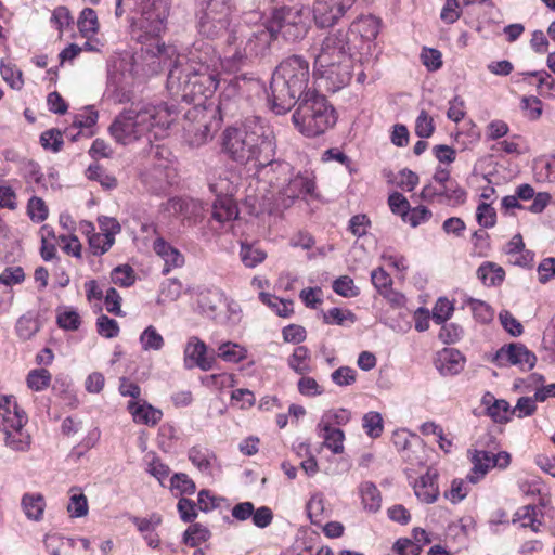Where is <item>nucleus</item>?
I'll return each instance as SVG.
<instances>
[{
  "instance_id": "obj_61",
  "label": "nucleus",
  "mask_w": 555,
  "mask_h": 555,
  "mask_svg": "<svg viewBox=\"0 0 555 555\" xmlns=\"http://www.w3.org/2000/svg\"><path fill=\"white\" fill-rule=\"evenodd\" d=\"M476 218L480 225L485 228L492 227L496 218L495 209L490 204L481 203L477 207Z\"/></svg>"
},
{
  "instance_id": "obj_31",
  "label": "nucleus",
  "mask_w": 555,
  "mask_h": 555,
  "mask_svg": "<svg viewBox=\"0 0 555 555\" xmlns=\"http://www.w3.org/2000/svg\"><path fill=\"white\" fill-rule=\"evenodd\" d=\"M143 351H159L165 345L163 335L153 325H149L139 337Z\"/></svg>"
},
{
  "instance_id": "obj_57",
  "label": "nucleus",
  "mask_w": 555,
  "mask_h": 555,
  "mask_svg": "<svg viewBox=\"0 0 555 555\" xmlns=\"http://www.w3.org/2000/svg\"><path fill=\"white\" fill-rule=\"evenodd\" d=\"M27 210L30 219L36 222L43 221L48 216V207L40 197H31L28 201Z\"/></svg>"
},
{
  "instance_id": "obj_3",
  "label": "nucleus",
  "mask_w": 555,
  "mask_h": 555,
  "mask_svg": "<svg viewBox=\"0 0 555 555\" xmlns=\"http://www.w3.org/2000/svg\"><path fill=\"white\" fill-rule=\"evenodd\" d=\"M221 150L230 159L255 169L261 178L270 171L286 176L289 164L276 162L273 131L257 120L227 127L221 134Z\"/></svg>"
},
{
  "instance_id": "obj_48",
  "label": "nucleus",
  "mask_w": 555,
  "mask_h": 555,
  "mask_svg": "<svg viewBox=\"0 0 555 555\" xmlns=\"http://www.w3.org/2000/svg\"><path fill=\"white\" fill-rule=\"evenodd\" d=\"M435 131L433 118L426 111H422L415 121V133L420 138H429Z\"/></svg>"
},
{
  "instance_id": "obj_5",
  "label": "nucleus",
  "mask_w": 555,
  "mask_h": 555,
  "mask_svg": "<svg viewBox=\"0 0 555 555\" xmlns=\"http://www.w3.org/2000/svg\"><path fill=\"white\" fill-rule=\"evenodd\" d=\"M171 111L167 107L144 106L131 107L119 114L109 126V133L115 141L122 145L131 144L142 138L149 143L157 134L152 135L154 128L165 130L173 121Z\"/></svg>"
},
{
  "instance_id": "obj_21",
  "label": "nucleus",
  "mask_w": 555,
  "mask_h": 555,
  "mask_svg": "<svg viewBox=\"0 0 555 555\" xmlns=\"http://www.w3.org/2000/svg\"><path fill=\"white\" fill-rule=\"evenodd\" d=\"M318 429L320 431V436L324 439L326 448L332 450L335 454L344 452L345 434L341 429L332 427L328 422H325V420L320 421Z\"/></svg>"
},
{
  "instance_id": "obj_43",
  "label": "nucleus",
  "mask_w": 555,
  "mask_h": 555,
  "mask_svg": "<svg viewBox=\"0 0 555 555\" xmlns=\"http://www.w3.org/2000/svg\"><path fill=\"white\" fill-rule=\"evenodd\" d=\"M67 511L73 517H82L88 514V502L83 493L72 490Z\"/></svg>"
},
{
  "instance_id": "obj_40",
  "label": "nucleus",
  "mask_w": 555,
  "mask_h": 555,
  "mask_svg": "<svg viewBox=\"0 0 555 555\" xmlns=\"http://www.w3.org/2000/svg\"><path fill=\"white\" fill-rule=\"evenodd\" d=\"M511 248L506 251L508 262L520 266V267H527L531 264L533 261V254L526 249V245H509Z\"/></svg>"
},
{
  "instance_id": "obj_17",
  "label": "nucleus",
  "mask_w": 555,
  "mask_h": 555,
  "mask_svg": "<svg viewBox=\"0 0 555 555\" xmlns=\"http://www.w3.org/2000/svg\"><path fill=\"white\" fill-rule=\"evenodd\" d=\"M166 210L182 220L194 221L203 216L202 202L190 197H175L167 202Z\"/></svg>"
},
{
  "instance_id": "obj_60",
  "label": "nucleus",
  "mask_w": 555,
  "mask_h": 555,
  "mask_svg": "<svg viewBox=\"0 0 555 555\" xmlns=\"http://www.w3.org/2000/svg\"><path fill=\"white\" fill-rule=\"evenodd\" d=\"M232 404L240 409H249L256 402V397L249 389H236L231 395Z\"/></svg>"
},
{
  "instance_id": "obj_54",
  "label": "nucleus",
  "mask_w": 555,
  "mask_h": 555,
  "mask_svg": "<svg viewBox=\"0 0 555 555\" xmlns=\"http://www.w3.org/2000/svg\"><path fill=\"white\" fill-rule=\"evenodd\" d=\"M500 322L504 330L511 335L517 337L524 332L521 323L507 310H503L499 314Z\"/></svg>"
},
{
  "instance_id": "obj_11",
  "label": "nucleus",
  "mask_w": 555,
  "mask_h": 555,
  "mask_svg": "<svg viewBox=\"0 0 555 555\" xmlns=\"http://www.w3.org/2000/svg\"><path fill=\"white\" fill-rule=\"evenodd\" d=\"M351 56L348 33L337 30L324 38L314 60L315 66H330L334 61Z\"/></svg>"
},
{
  "instance_id": "obj_56",
  "label": "nucleus",
  "mask_w": 555,
  "mask_h": 555,
  "mask_svg": "<svg viewBox=\"0 0 555 555\" xmlns=\"http://www.w3.org/2000/svg\"><path fill=\"white\" fill-rule=\"evenodd\" d=\"M467 304L470 307L476 320H478L482 323H487L492 320L493 312H492L491 308L489 307V305H487L486 302L478 300V299L470 298L467 301Z\"/></svg>"
},
{
  "instance_id": "obj_20",
  "label": "nucleus",
  "mask_w": 555,
  "mask_h": 555,
  "mask_svg": "<svg viewBox=\"0 0 555 555\" xmlns=\"http://www.w3.org/2000/svg\"><path fill=\"white\" fill-rule=\"evenodd\" d=\"M473 468L467 475V480L472 483L480 481L493 468L492 453L483 450H475L472 455Z\"/></svg>"
},
{
  "instance_id": "obj_51",
  "label": "nucleus",
  "mask_w": 555,
  "mask_h": 555,
  "mask_svg": "<svg viewBox=\"0 0 555 555\" xmlns=\"http://www.w3.org/2000/svg\"><path fill=\"white\" fill-rule=\"evenodd\" d=\"M333 289L336 294L344 297H354L359 294L353 280L347 275L336 279L333 283Z\"/></svg>"
},
{
  "instance_id": "obj_4",
  "label": "nucleus",
  "mask_w": 555,
  "mask_h": 555,
  "mask_svg": "<svg viewBox=\"0 0 555 555\" xmlns=\"http://www.w3.org/2000/svg\"><path fill=\"white\" fill-rule=\"evenodd\" d=\"M309 63L302 56L292 55L275 68L271 82L269 102L271 109L283 115L310 91Z\"/></svg>"
},
{
  "instance_id": "obj_15",
  "label": "nucleus",
  "mask_w": 555,
  "mask_h": 555,
  "mask_svg": "<svg viewBox=\"0 0 555 555\" xmlns=\"http://www.w3.org/2000/svg\"><path fill=\"white\" fill-rule=\"evenodd\" d=\"M232 10L196 12L197 29L209 39L219 38L230 26Z\"/></svg>"
},
{
  "instance_id": "obj_36",
  "label": "nucleus",
  "mask_w": 555,
  "mask_h": 555,
  "mask_svg": "<svg viewBox=\"0 0 555 555\" xmlns=\"http://www.w3.org/2000/svg\"><path fill=\"white\" fill-rule=\"evenodd\" d=\"M52 380V375L47 369H35L29 371L26 383L33 391H42L47 389Z\"/></svg>"
},
{
  "instance_id": "obj_23",
  "label": "nucleus",
  "mask_w": 555,
  "mask_h": 555,
  "mask_svg": "<svg viewBox=\"0 0 555 555\" xmlns=\"http://www.w3.org/2000/svg\"><path fill=\"white\" fill-rule=\"evenodd\" d=\"M216 456L215 454L202 447H192L189 450V460L197 467V469L205 475H212V465Z\"/></svg>"
},
{
  "instance_id": "obj_41",
  "label": "nucleus",
  "mask_w": 555,
  "mask_h": 555,
  "mask_svg": "<svg viewBox=\"0 0 555 555\" xmlns=\"http://www.w3.org/2000/svg\"><path fill=\"white\" fill-rule=\"evenodd\" d=\"M100 235L105 237V243H114L115 235L120 232V223L112 217L101 216L98 218Z\"/></svg>"
},
{
  "instance_id": "obj_46",
  "label": "nucleus",
  "mask_w": 555,
  "mask_h": 555,
  "mask_svg": "<svg viewBox=\"0 0 555 555\" xmlns=\"http://www.w3.org/2000/svg\"><path fill=\"white\" fill-rule=\"evenodd\" d=\"M324 321L326 323L346 325L353 324L356 321L354 314L349 310H343L339 308H332L324 313Z\"/></svg>"
},
{
  "instance_id": "obj_2",
  "label": "nucleus",
  "mask_w": 555,
  "mask_h": 555,
  "mask_svg": "<svg viewBox=\"0 0 555 555\" xmlns=\"http://www.w3.org/2000/svg\"><path fill=\"white\" fill-rule=\"evenodd\" d=\"M255 18H260V14L250 12L230 30L222 50L224 70L236 72L249 59L266 56L279 34L287 41H298L306 37L309 28L302 10L296 8L275 9L271 18L263 23Z\"/></svg>"
},
{
  "instance_id": "obj_35",
  "label": "nucleus",
  "mask_w": 555,
  "mask_h": 555,
  "mask_svg": "<svg viewBox=\"0 0 555 555\" xmlns=\"http://www.w3.org/2000/svg\"><path fill=\"white\" fill-rule=\"evenodd\" d=\"M537 507L534 505H525L519 507L513 517V522H519L521 527H530L534 532L539 531L540 521L535 519Z\"/></svg>"
},
{
  "instance_id": "obj_8",
  "label": "nucleus",
  "mask_w": 555,
  "mask_h": 555,
  "mask_svg": "<svg viewBox=\"0 0 555 555\" xmlns=\"http://www.w3.org/2000/svg\"><path fill=\"white\" fill-rule=\"evenodd\" d=\"M296 104L293 122L306 137H318L336 124L333 106L318 91L308 92Z\"/></svg>"
},
{
  "instance_id": "obj_28",
  "label": "nucleus",
  "mask_w": 555,
  "mask_h": 555,
  "mask_svg": "<svg viewBox=\"0 0 555 555\" xmlns=\"http://www.w3.org/2000/svg\"><path fill=\"white\" fill-rule=\"evenodd\" d=\"M228 306L224 294L220 291H209L201 298V307L212 319H218L217 312Z\"/></svg>"
},
{
  "instance_id": "obj_58",
  "label": "nucleus",
  "mask_w": 555,
  "mask_h": 555,
  "mask_svg": "<svg viewBox=\"0 0 555 555\" xmlns=\"http://www.w3.org/2000/svg\"><path fill=\"white\" fill-rule=\"evenodd\" d=\"M371 280L373 285L378 289V292L383 296H387V292L389 291V287L392 284V279L390 278V275L383 268H377L372 271Z\"/></svg>"
},
{
  "instance_id": "obj_12",
  "label": "nucleus",
  "mask_w": 555,
  "mask_h": 555,
  "mask_svg": "<svg viewBox=\"0 0 555 555\" xmlns=\"http://www.w3.org/2000/svg\"><path fill=\"white\" fill-rule=\"evenodd\" d=\"M356 0H314L312 14L319 28L334 26L353 5Z\"/></svg>"
},
{
  "instance_id": "obj_59",
  "label": "nucleus",
  "mask_w": 555,
  "mask_h": 555,
  "mask_svg": "<svg viewBox=\"0 0 555 555\" xmlns=\"http://www.w3.org/2000/svg\"><path fill=\"white\" fill-rule=\"evenodd\" d=\"M111 279L114 284L130 286L134 282L133 270L129 266L116 267L111 273Z\"/></svg>"
},
{
  "instance_id": "obj_6",
  "label": "nucleus",
  "mask_w": 555,
  "mask_h": 555,
  "mask_svg": "<svg viewBox=\"0 0 555 555\" xmlns=\"http://www.w3.org/2000/svg\"><path fill=\"white\" fill-rule=\"evenodd\" d=\"M170 11V0H142L141 15L132 23L137 39L145 46V53L153 57H171L172 47L160 41L159 36L166 28Z\"/></svg>"
},
{
  "instance_id": "obj_33",
  "label": "nucleus",
  "mask_w": 555,
  "mask_h": 555,
  "mask_svg": "<svg viewBox=\"0 0 555 555\" xmlns=\"http://www.w3.org/2000/svg\"><path fill=\"white\" fill-rule=\"evenodd\" d=\"M217 356L225 362L238 363L246 359L247 350L236 343L227 341L219 346Z\"/></svg>"
},
{
  "instance_id": "obj_1",
  "label": "nucleus",
  "mask_w": 555,
  "mask_h": 555,
  "mask_svg": "<svg viewBox=\"0 0 555 555\" xmlns=\"http://www.w3.org/2000/svg\"><path fill=\"white\" fill-rule=\"evenodd\" d=\"M223 68L222 54L217 55L214 46L204 40L195 41L186 54L177 55L170 64L167 77L169 93L186 104L182 129L189 145L198 147L219 128L217 109L204 106L219 85V67Z\"/></svg>"
},
{
  "instance_id": "obj_62",
  "label": "nucleus",
  "mask_w": 555,
  "mask_h": 555,
  "mask_svg": "<svg viewBox=\"0 0 555 555\" xmlns=\"http://www.w3.org/2000/svg\"><path fill=\"white\" fill-rule=\"evenodd\" d=\"M38 323L31 317L23 315L18 319L16 331L21 338L29 339L38 331Z\"/></svg>"
},
{
  "instance_id": "obj_24",
  "label": "nucleus",
  "mask_w": 555,
  "mask_h": 555,
  "mask_svg": "<svg viewBox=\"0 0 555 555\" xmlns=\"http://www.w3.org/2000/svg\"><path fill=\"white\" fill-rule=\"evenodd\" d=\"M154 249L165 262L163 274H168L172 268L181 267L184 263L183 255L173 245H154Z\"/></svg>"
},
{
  "instance_id": "obj_34",
  "label": "nucleus",
  "mask_w": 555,
  "mask_h": 555,
  "mask_svg": "<svg viewBox=\"0 0 555 555\" xmlns=\"http://www.w3.org/2000/svg\"><path fill=\"white\" fill-rule=\"evenodd\" d=\"M309 360L310 352L308 348L305 346H298L297 348H295L293 354L289 357L288 365L297 374L304 375L311 371Z\"/></svg>"
},
{
  "instance_id": "obj_7",
  "label": "nucleus",
  "mask_w": 555,
  "mask_h": 555,
  "mask_svg": "<svg viewBox=\"0 0 555 555\" xmlns=\"http://www.w3.org/2000/svg\"><path fill=\"white\" fill-rule=\"evenodd\" d=\"M288 175L270 171L269 176L264 178L270 184V190L263 194L260 205L262 210L269 215H281L292 207L301 195L313 196L314 194L315 182L313 179L304 175L291 178Z\"/></svg>"
},
{
  "instance_id": "obj_50",
  "label": "nucleus",
  "mask_w": 555,
  "mask_h": 555,
  "mask_svg": "<svg viewBox=\"0 0 555 555\" xmlns=\"http://www.w3.org/2000/svg\"><path fill=\"white\" fill-rule=\"evenodd\" d=\"M440 196L446 197L453 205L463 204L466 199V192L454 182L440 188Z\"/></svg>"
},
{
  "instance_id": "obj_53",
  "label": "nucleus",
  "mask_w": 555,
  "mask_h": 555,
  "mask_svg": "<svg viewBox=\"0 0 555 555\" xmlns=\"http://www.w3.org/2000/svg\"><path fill=\"white\" fill-rule=\"evenodd\" d=\"M453 312V305L447 298H439L433 310V320L436 324L444 323Z\"/></svg>"
},
{
  "instance_id": "obj_19",
  "label": "nucleus",
  "mask_w": 555,
  "mask_h": 555,
  "mask_svg": "<svg viewBox=\"0 0 555 555\" xmlns=\"http://www.w3.org/2000/svg\"><path fill=\"white\" fill-rule=\"evenodd\" d=\"M464 357L454 348H444L437 353L435 365L442 375H456L464 369Z\"/></svg>"
},
{
  "instance_id": "obj_44",
  "label": "nucleus",
  "mask_w": 555,
  "mask_h": 555,
  "mask_svg": "<svg viewBox=\"0 0 555 555\" xmlns=\"http://www.w3.org/2000/svg\"><path fill=\"white\" fill-rule=\"evenodd\" d=\"M324 509L325 506L323 494H313L307 503V513L312 524L321 522Z\"/></svg>"
},
{
  "instance_id": "obj_37",
  "label": "nucleus",
  "mask_w": 555,
  "mask_h": 555,
  "mask_svg": "<svg viewBox=\"0 0 555 555\" xmlns=\"http://www.w3.org/2000/svg\"><path fill=\"white\" fill-rule=\"evenodd\" d=\"M78 28L83 37H89L98 31V16L93 9L86 8L82 10L78 18Z\"/></svg>"
},
{
  "instance_id": "obj_42",
  "label": "nucleus",
  "mask_w": 555,
  "mask_h": 555,
  "mask_svg": "<svg viewBox=\"0 0 555 555\" xmlns=\"http://www.w3.org/2000/svg\"><path fill=\"white\" fill-rule=\"evenodd\" d=\"M87 177L90 179V180H95V181H99L100 184L107 189V190H111V189H114L116 188L117 185V180L115 177L106 173L103 168L98 165V164H94V165H90L87 169Z\"/></svg>"
},
{
  "instance_id": "obj_10",
  "label": "nucleus",
  "mask_w": 555,
  "mask_h": 555,
  "mask_svg": "<svg viewBox=\"0 0 555 555\" xmlns=\"http://www.w3.org/2000/svg\"><path fill=\"white\" fill-rule=\"evenodd\" d=\"M27 422L25 412L13 413V416L5 417V422H0V431L4 436L5 447L15 452H27L30 449L31 437L24 429Z\"/></svg>"
},
{
  "instance_id": "obj_13",
  "label": "nucleus",
  "mask_w": 555,
  "mask_h": 555,
  "mask_svg": "<svg viewBox=\"0 0 555 555\" xmlns=\"http://www.w3.org/2000/svg\"><path fill=\"white\" fill-rule=\"evenodd\" d=\"M216 359L208 354L207 345L197 336H191L183 349V366L186 370L195 367L206 372L214 369Z\"/></svg>"
},
{
  "instance_id": "obj_9",
  "label": "nucleus",
  "mask_w": 555,
  "mask_h": 555,
  "mask_svg": "<svg viewBox=\"0 0 555 555\" xmlns=\"http://www.w3.org/2000/svg\"><path fill=\"white\" fill-rule=\"evenodd\" d=\"M209 189L217 197L212 204V218L220 223L235 219L238 210L232 196L236 186L228 177H219L218 180L209 181Z\"/></svg>"
},
{
  "instance_id": "obj_38",
  "label": "nucleus",
  "mask_w": 555,
  "mask_h": 555,
  "mask_svg": "<svg viewBox=\"0 0 555 555\" xmlns=\"http://www.w3.org/2000/svg\"><path fill=\"white\" fill-rule=\"evenodd\" d=\"M210 537L209 530L201 524L191 525L184 532V543L191 547H195L207 541Z\"/></svg>"
},
{
  "instance_id": "obj_52",
  "label": "nucleus",
  "mask_w": 555,
  "mask_h": 555,
  "mask_svg": "<svg viewBox=\"0 0 555 555\" xmlns=\"http://www.w3.org/2000/svg\"><path fill=\"white\" fill-rule=\"evenodd\" d=\"M535 396L533 397H520L516 405L512 409V415L522 418L532 415L537 411Z\"/></svg>"
},
{
  "instance_id": "obj_29",
  "label": "nucleus",
  "mask_w": 555,
  "mask_h": 555,
  "mask_svg": "<svg viewBox=\"0 0 555 555\" xmlns=\"http://www.w3.org/2000/svg\"><path fill=\"white\" fill-rule=\"evenodd\" d=\"M477 276L486 286H495L503 282L505 272L501 267L487 262L478 268Z\"/></svg>"
},
{
  "instance_id": "obj_27",
  "label": "nucleus",
  "mask_w": 555,
  "mask_h": 555,
  "mask_svg": "<svg viewBox=\"0 0 555 555\" xmlns=\"http://www.w3.org/2000/svg\"><path fill=\"white\" fill-rule=\"evenodd\" d=\"M364 509L375 513L380 508L382 495L377 487L371 481H364L359 487Z\"/></svg>"
},
{
  "instance_id": "obj_39",
  "label": "nucleus",
  "mask_w": 555,
  "mask_h": 555,
  "mask_svg": "<svg viewBox=\"0 0 555 555\" xmlns=\"http://www.w3.org/2000/svg\"><path fill=\"white\" fill-rule=\"evenodd\" d=\"M363 429L371 438H377L383 434L384 422L380 413L371 411L363 416Z\"/></svg>"
},
{
  "instance_id": "obj_26",
  "label": "nucleus",
  "mask_w": 555,
  "mask_h": 555,
  "mask_svg": "<svg viewBox=\"0 0 555 555\" xmlns=\"http://www.w3.org/2000/svg\"><path fill=\"white\" fill-rule=\"evenodd\" d=\"M483 403L488 405L487 413L495 423L503 424L511 420L512 409L506 400L485 397Z\"/></svg>"
},
{
  "instance_id": "obj_55",
  "label": "nucleus",
  "mask_w": 555,
  "mask_h": 555,
  "mask_svg": "<svg viewBox=\"0 0 555 555\" xmlns=\"http://www.w3.org/2000/svg\"><path fill=\"white\" fill-rule=\"evenodd\" d=\"M25 280V273L22 267H7L0 273V284L12 286L21 284Z\"/></svg>"
},
{
  "instance_id": "obj_47",
  "label": "nucleus",
  "mask_w": 555,
  "mask_h": 555,
  "mask_svg": "<svg viewBox=\"0 0 555 555\" xmlns=\"http://www.w3.org/2000/svg\"><path fill=\"white\" fill-rule=\"evenodd\" d=\"M331 378L337 386H349L357 380V371L350 366H340L331 374Z\"/></svg>"
},
{
  "instance_id": "obj_63",
  "label": "nucleus",
  "mask_w": 555,
  "mask_h": 555,
  "mask_svg": "<svg viewBox=\"0 0 555 555\" xmlns=\"http://www.w3.org/2000/svg\"><path fill=\"white\" fill-rule=\"evenodd\" d=\"M3 79L10 85L11 88L20 90L23 85V74L20 69L11 65H3L0 68Z\"/></svg>"
},
{
  "instance_id": "obj_22",
  "label": "nucleus",
  "mask_w": 555,
  "mask_h": 555,
  "mask_svg": "<svg viewBox=\"0 0 555 555\" xmlns=\"http://www.w3.org/2000/svg\"><path fill=\"white\" fill-rule=\"evenodd\" d=\"M128 410L131 413L133 421L135 423L145 424L149 426L156 425L162 416L163 413L160 410L153 408L150 404L146 403H138V402H129Z\"/></svg>"
},
{
  "instance_id": "obj_25",
  "label": "nucleus",
  "mask_w": 555,
  "mask_h": 555,
  "mask_svg": "<svg viewBox=\"0 0 555 555\" xmlns=\"http://www.w3.org/2000/svg\"><path fill=\"white\" fill-rule=\"evenodd\" d=\"M21 504L28 519L39 521L42 518L46 503L41 494L26 493L23 495Z\"/></svg>"
},
{
  "instance_id": "obj_16",
  "label": "nucleus",
  "mask_w": 555,
  "mask_h": 555,
  "mask_svg": "<svg viewBox=\"0 0 555 555\" xmlns=\"http://www.w3.org/2000/svg\"><path fill=\"white\" fill-rule=\"evenodd\" d=\"M321 76L325 78L333 91L347 86L352 78L353 61L351 56L334 61L330 66H315Z\"/></svg>"
},
{
  "instance_id": "obj_14",
  "label": "nucleus",
  "mask_w": 555,
  "mask_h": 555,
  "mask_svg": "<svg viewBox=\"0 0 555 555\" xmlns=\"http://www.w3.org/2000/svg\"><path fill=\"white\" fill-rule=\"evenodd\" d=\"M499 366L517 365L521 370H531L537 357L526 346L517 343L501 347L494 358Z\"/></svg>"
},
{
  "instance_id": "obj_32",
  "label": "nucleus",
  "mask_w": 555,
  "mask_h": 555,
  "mask_svg": "<svg viewBox=\"0 0 555 555\" xmlns=\"http://www.w3.org/2000/svg\"><path fill=\"white\" fill-rule=\"evenodd\" d=\"M238 255L246 268H255L267 258V251L258 245H241Z\"/></svg>"
},
{
  "instance_id": "obj_64",
  "label": "nucleus",
  "mask_w": 555,
  "mask_h": 555,
  "mask_svg": "<svg viewBox=\"0 0 555 555\" xmlns=\"http://www.w3.org/2000/svg\"><path fill=\"white\" fill-rule=\"evenodd\" d=\"M171 488L179 490L184 494H193L196 490V486L186 474H175L170 479Z\"/></svg>"
},
{
  "instance_id": "obj_30",
  "label": "nucleus",
  "mask_w": 555,
  "mask_h": 555,
  "mask_svg": "<svg viewBox=\"0 0 555 555\" xmlns=\"http://www.w3.org/2000/svg\"><path fill=\"white\" fill-rule=\"evenodd\" d=\"M259 299L279 317L287 318L293 313V301L281 299L270 293L260 292Z\"/></svg>"
},
{
  "instance_id": "obj_45",
  "label": "nucleus",
  "mask_w": 555,
  "mask_h": 555,
  "mask_svg": "<svg viewBox=\"0 0 555 555\" xmlns=\"http://www.w3.org/2000/svg\"><path fill=\"white\" fill-rule=\"evenodd\" d=\"M140 228V233H135L134 241H152V243H166V241L157 233L152 222L135 221Z\"/></svg>"
},
{
  "instance_id": "obj_49",
  "label": "nucleus",
  "mask_w": 555,
  "mask_h": 555,
  "mask_svg": "<svg viewBox=\"0 0 555 555\" xmlns=\"http://www.w3.org/2000/svg\"><path fill=\"white\" fill-rule=\"evenodd\" d=\"M98 333L105 338H114L119 334L117 321L102 314L96 320Z\"/></svg>"
},
{
  "instance_id": "obj_18",
  "label": "nucleus",
  "mask_w": 555,
  "mask_h": 555,
  "mask_svg": "<svg viewBox=\"0 0 555 555\" xmlns=\"http://www.w3.org/2000/svg\"><path fill=\"white\" fill-rule=\"evenodd\" d=\"M438 473L434 468H428L414 483V493L416 498L427 504L434 503L439 495L437 483Z\"/></svg>"
}]
</instances>
